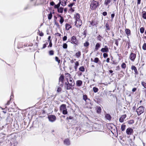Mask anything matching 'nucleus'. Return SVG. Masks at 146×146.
Returning <instances> with one entry per match:
<instances>
[{
    "instance_id": "26",
    "label": "nucleus",
    "mask_w": 146,
    "mask_h": 146,
    "mask_svg": "<svg viewBox=\"0 0 146 146\" xmlns=\"http://www.w3.org/2000/svg\"><path fill=\"white\" fill-rule=\"evenodd\" d=\"M101 108L100 107H97V110L96 111L97 113H100L101 112Z\"/></svg>"
},
{
    "instance_id": "62",
    "label": "nucleus",
    "mask_w": 146,
    "mask_h": 146,
    "mask_svg": "<svg viewBox=\"0 0 146 146\" xmlns=\"http://www.w3.org/2000/svg\"><path fill=\"white\" fill-rule=\"evenodd\" d=\"M141 0H137V4L138 5H139L141 3Z\"/></svg>"
},
{
    "instance_id": "22",
    "label": "nucleus",
    "mask_w": 146,
    "mask_h": 146,
    "mask_svg": "<svg viewBox=\"0 0 146 146\" xmlns=\"http://www.w3.org/2000/svg\"><path fill=\"white\" fill-rule=\"evenodd\" d=\"M79 63L78 61H76L75 62V66L74 67L76 71V70L77 69L78 66H79Z\"/></svg>"
},
{
    "instance_id": "42",
    "label": "nucleus",
    "mask_w": 146,
    "mask_h": 146,
    "mask_svg": "<svg viewBox=\"0 0 146 146\" xmlns=\"http://www.w3.org/2000/svg\"><path fill=\"white\" fill-rule=\"evenodd\" d=\"M143 49L145 50H146V43H144L142 46Z\"/></svg>"
},
{
    "instance_id": "36",
    "label": "nucleus",
    "mask_w": 146,
    "mask_h": 146,
    "mask_svg": "<svg viewBox=\"0 0 146 146\" xmlns=\"http://www.w3.org/2000/svg\"><path fill=\"white\" fill-rule=\"evenodd\" d=\"M49 55L50 56H52L54 55V52L52 50H50L49 51Z\"/></svg>"
},
{
    "instance_id": "58",
    "label": "nucleus",
    "mask_w": 146,
    "mask_h": 146,
    "mask_svg": "<svg viewBox=\"0 0 146 146\" xmlns=\"http://www.w3.org/2000/svg\"><path fill=\"white\" fill-rule=\"evenodd\" d=\"M115 16V14L114 13L112 14L111 15V17L112 19H113Z\"/></svg>"
},
{
    "instance_id": "2",
    "label": "nucleus",
    "mask_w": 146,
    "mask_h": 146,
    "mask_svg": "<svg viewBox=\"0 0 146 146\" xmlns=\"http://www.w3.org/2000/svg\"><path fill=\"white\" fill-rule=\"evenodd\" d=\"M136 111L138 115H140L144 112V108L143 106H140L136 110Z\"/></svg>"
},
{
    "instance_id": "5",
    "label": "nucleus",
    "mask_w": 146,
    "mask_h": 146,
    "mask_svg": "<svg viewBox=\"0 0 146 146\" xmlns=\"http://www.w3.org/2000/svg\"><path fill=\"white\" fill-rule=\"evenodd\" d=\"M48 118L50 121L53 122L56 119V117L55 115H50L48 116Z\"/></svg>"
},
{
    "instance_id": "17",
    "label": "nucleus",
    "mask_w": 146,
    "mask_h": 146,
    "mask_svg": "<svg viewBox=\"0 0 146 146\" xmlns=\"http://www.w3.org/2000/svg\"><path fill=\"white\" fill-rule=\"evenodd\" d=\"M125 32L127 36H129L131 35L130 30L129 29H126L125 30Z\"/></svg>"
},
{
    "instance_id": "3",
    "label": "nucleus",
    "mask_w": 146,
    "mask_h": 146,
    "mask_svg": "<svg viewBox=\"0 0 146 146\" xmlns=\"http://www.w3.org/2000/svg\"><path fill=\"white\" fill-rule=\"evenodd\" d=\"M75 83H65V88L67 90H69L72 88V86L75 85Z\"/></svg>"
},
{
    "instance_id": "6",
    "label": "nucleus",
    "mask_w": 146,
    "mask_h": 146,
    "mask_svg": "<svg viewBox=\"0 0 146 146\" xmlns=\"http://www.w3.org/2000/svg\"><path fill=\"white\" fill-rule=\"evenodd\" d=\"M136 57L135 54L131 52L129 56V58L133 62L134 61Z\"/></svg>"
},
{
    "instance_id": "60",
    "label": "nucleus",
    "mask_w": 146,
    "mask_h": 146,
    "mask_svg": "<svg viewBox=\"0 0 146 146\" xmlns=\"http://www.w3.org/2000/svg\"><path fill=\"white\" fill-rule=\"evenodd\" d=\"M50 5L52 6H53L54 5V3L53 1H52L50 2Z\"/></svg>"
},
{
    "instance_id": "10",
    "label": "nucleus",
    "mask_w": 146,
    "mask_h": 146,
    "mask_svg": "<svg viewBox=\"0 0 146 146\" xmlns=\"http://www.w3.org/2000/svg\"><path fill=\"white\" fill-rule=\"evenodd\" d=\"M64 144L67 146L69 145H70V140L68 139H65L64 141Z\"/></svg>"
},
{
    "instance_id": "64",
    "label": "nucleus",
    "mask_w": 146,
    "mask_h": 146,
    "mask_svg": "<svg viewBox=\"0 0 146 146\" xmlns=\"http://www.w3.org/2000/svg\"><path fill=\"white\" fill-rule=\"evenodd\" d=\"M39 35L40 36H43L44 35V33H41L39 34Z\"/></svg>"
},
{
    "instance_id": "8",
    "label": "nucleus",
    "mask_w": 146,
    "mask_h": 146,
    "mask_svg": "<svg viewBox=\"0 0 146 146\" xmlns=\"http://www.w3.org/2000/svg\"><path fill=\"white\" fill-rule=\"evenodd\" d=\"M133 132V129L130 127L128 128L126 130V133L128 135H131Z\"/></svg>"
},
{
    "instance_id": "13",
    "label": "nucleus",
    "mask_w": 146,
    "mask_h": 146,
    "mask_svg": "<svg viewBox=\"0 0 146 146\" xmlns=\"http://www.w3.org/2000/svg\"><path fill=\"white\" fill-rule=\"evenodd\" d=\"M131 69L132 70H134L135 72V74H138V72L137 70L136 67L134 66H132L131 67Z\"/></svg>"
},
{
    "instance_id": "27",
    "label": "nucleus",
    "mask_w": 146,
    "mask_h": 146,
    "mask_svg": "<svg viewBox=\"0 0 146 146\" xmlns=\"http://www.w3.org/2000/svg\"><path fill=\"white\" fill-rule=\"evenodd\" d=\"M120 40V39L119 38L118 39L115 40V44L117 46H118L119 41Z\"/></svg>"
},
{
    "instance_id": "33",
    "label": "nucleus",
    "mask_w": 146,
    "mask_h": 146,
    "mask_svg": "<svg viewBox=\"0 0 146 146\" xmlns=\"http://www.w3.org/2000/svg\"><path fill=\"white\" fill-rule=\"evenodd\" d=\"M125 125L123 124L121 126V130L123 131H124L125 130Z\"/></svg>"
},
{
    "instance_id": "53",
    "label": "nucleus",
    "mask_w": 146,
    "mask_h": 146,
    "mask_svg": "<svg viewBox=\"0 0 146 146\" xmlns=\"http://www.w3.org/2000/svg\"><path fill=\"white\" fill-rule=\"evenodd\" d=\"M67 39V37L66 36H64L63 38V41H65Z\"/></svg>"
},
{
    "instance_id": "39",
    "label": "nucleus",
    "mask_w": 146,
    "mask_h": 146,
    "mask_svg": "<svg viewBox=\"0 0 146 146\" xmlns=\"http://www.w3.org/2000/svg\"><path fill=\"white\" fill-rule=\"evenodd\" d=\"M126 65L124 63H123L121 65V67L122 68L125 69L126 68Z\"/></svg>"
},
{
    "instance_id": "19",
    "label": "nucleus",
    "mask_w": 146,
    "mask_h": 146,
    "mask_svg": "<svg viewBox=\"0 0 146 146\" xmlns=\"http://www.w3.org/2000/svg\"><path fill=\"white\" fill-rule=\"evenodd\" d=\"M105 117L108 120H110L111 118V116L109 114H106L105 115Z\"/></svg>"
},
{
    "instance_id": "34",
    "label": "nucleus",
    "mask_w": 146,
    "mask_h": 146,
    "mask_svg": "<svg viewBox=\"0 0 146 146\" xmlns=\"http://www.w3.org/2000/svg\"><path fill=\"white\" fill-rule=\"evenodd\" d=\"M52 13L50 12L48 15V19L49 20L51 19H52Z\"/></svg>"
},
{
    "instance_id": "37",
    "label": "nucleus",
    "mask_w": 146,
    "mask_h": 146,
    "mask_svg": "<svg viewBox=\"0 0 146 146\" xmlns=\"http://www.w3.org/2000/svg\"><path fill=\"white\" fill-rule=\"evenodd\" d=\"M99 61V58H98L96 57L95 58L94 62L95 63H98Z\"/></svg>"
},
{
    "instance_id": "12",
    "label": "nucleus",
    "mask_w": 146,
    "mask_h": 146,
    "mask_svg": "<svg viewBox=\"0 0 146 146\" xmlns=\"http://www.w3.org/2000/svg\"><path fill=\"white\" fill-rule=\"evenodd\" d=\"M126 117V115L124 114L121 116V117L119 119V121L120 122L122 123L123 122L124 120L125 119Z\"/></svg>"
},
{
    "instance_id": "25",
    "label": "nucleus",
    "mask_w": 146,
    "mask_h": 146,
    "mask_svg": "<svg viewBox=\"0 0 146 146\" xmlns=\"http://www.w3.org/2000/svg\"><path fill=\"white\" fill-rule=\"evenodd\" d=\"M142 17L144 19H146V12L143 11L142 13Z\"/></svg>"
},
{
    "instance_id": "30",
    "label": "nucleus",
    "mask_w": 146,
    "mask_h": 146,
    "mask_svg": "<svg viewBox=\"0 0 146 146\" xmlns=\"http://www.w3.org/2000/svg\"><path fill=\"white\" fill-rule=\"evenodd\" d=\"M79 70L80 71L83 72L85 71V68L83 66H82L79 68Z\"/></svg>"
},
{
    "instance_id": "49",
    "label": "nucleus",
    "mask_w": 146,
    "mask_h": 146,
    "mask_svg": "<svg viewBox=\"0 0 146 146\" xmlns=\"http://www.w3.org/2000/svg\"><path fill=\"white\" fill-rule=\"evenodd\" d=\"M60 7V6L59 5H55L54 6V7L56 9L57 8V9L59 8Z\"/></svg>"
},
{
    "instance_id": "35",
    "label": "nucleus",
    "mask_w": 146,
    "mask_h": 146,
    "mask_svg": "<svg viewBox=\"0 0 146 146\" xmlns=\"http://www.w3.org/2000/svg\"><path fill=\"white\" fill-rule=\"evenodd\" d=\"M144 28L143 27H141L140 29V32L142 34L144 33Z\"/></svg>"
},
{
    "instance_id": "1",
    "label": "nucleus",
    "mask_w": 146,
    "mask_h": 146,
    "mask_svg": "<svg viewBox=\"0 0 146 146\" xmlns=\"http://www.w3.org/2000/svg\"><path fill=\"white\" fill-rule=\"evenodd\" d=\"M90 4V8L93 10H96L99 6V2L95 0H91Z\"/></svg>"
},
{
    "instance_id": "15",
    "label": "nucleus",
    "mask_w": 146,
    "mask_h": 146,
    "mask_svg": "<svg viewBox=\"0 0 146 146\" xmlns=\"http://www.w3.org/2000/svg\"><path fill=\"white\" fill-rule=\"evenodd\" d=\"M65 77L66 79L67 82H69V79L70 77V75L69 73H66L65 74Z\"/></svg>"
},
{
    "instance_id": "28",
    "label": "nucleus",
    "mask_w": 146,
    "mask_h": 146,
    "mask_svg": "<svg viewBox=\"0 0 146 146\" xmlns=\"http://www.w3.org/2000/svg\"><path fill=\"white\" fill-rule=\"evenodd\" d=\"M59 16L60 17V20L59 22L61 24H62L64 21V19L63 18V17L60 15Z\"/></svg>"
},
{
    "instance_id": "24",
    "label": "nucleus",
    "mask_w": 146,
    "mask_h": 146,
    "mask_svg": "<svg viewBox=\"0 0 146 146\" xmlns=\"http://www.w3.org/2000/svg\"><path fill=\"white\" fill-rule=\"evenodd\" d=\"M100 44L99 43H97L96 45L95 49L96 50H97L100 47Z\"/></svg>"
},
{
    "instance_id": "61",
    "label": "nucleus",
    "mask_w": 146,
    "mask_h": 146,
    "mask_svg": "<svg viewBox=\"0 0 146 146\" xmlns=\"http://www.w3.org/2000/svg\"><path fill=\"white\" fill-rule=\"evenodd\" d=\"M13 97L14 96H13V94L12 93L11 94V96H10V100H11L12 98H13Z\"/></svg>"
},
{
    "instance_id": "46",
    "label": "nucleus",
    "mask_w": 146,
    "mask_h": 146,
    "mask_svg": "<svg viewBox=\"0 0 146 146\" xmlns=\"http://www.w3.org/2000/svg\"><path fill=\"white\" fill-rule=\"evenodd\" d=\"M134 122V121L133 120H131L128 122V123L129 124H132Z\"/></svg>"
},
{
    "instance_id": "40",
    "label": "nucleus",
    "mask_w": 146,
    "mask_h": 146,
    "mask_svg": "<svg viewBox=\"0 0 146 146\" xmlns=\"http://www.w3.org/2000/svg\"><path fill=\"white\" fill-rule=\"evenodd\" d=\"M55 60L58 62V64H59L60 62V60H59L58 57L56 56L55 57Z\"/></svg>"
},
{
    "instance_id": "52",
    "label": "nucleus",
    "mask_w": 146,
    "mask_h": 146,
    "mask_svg": "<svg viewBox=\"0 0 146 146\" xmlns=\"http://www.w3.org/2000/svg\"><path fill=\"white\" fill-rule=\"evenodd\" d=\"M52 43L51 40H50L49 44V46H48V47H49V46H50V47H51L52 46Z\"/></svg>"
},
{
    "instance_id": "43",
    "label": "nucleus",
    "mask_w": 146,
    "mask_h": 146,
    "mask_svg": "<svg viewBox=\"0 0 146 146\" xmlns=\"http://www.w3.org/2000/svg\"><path fill=\"white\" fill-rule=\"evenodd\" d=\"M93 90L94 92H96L98 91V89L97 88L94 87L93 88Z\"/></svg>"
},
{
    "instance_id": "44",
    "label": "nucleus",
    "mask_w": 146,
    "mask_h": 146,
    "mask_svg": "<svg viewBox=\"0 0 146 146\" xmlns=\"http://www.w3.org/2000/svg\"><path fill=\"white\" fill-rule=\"evenodd\" d=\"M62 111V113L63 114L65 115L67 114V109H66L65 110H64Z\"/></svg>"
},
{
    "instance_id": "45",
    "label": "nucleus",
    "mask_w": 146,
    "mask_h": 146,
    "mask_svg": "<svg viewBox=\"0 0 146 146\" xmlns=\"http://www.w3.org/2000/svg\"><path fill=\"white\" fill-rule=\"evenodd\" d=\"M47 44H48L47 43H46L44 44L43 45V47L41 48V49H43L45 48H46V45Z\"/></svg>"
},
{
    "instance_id": "18",
    "label": "nucleus",
    "mask_w": 146,
    "mask_h": 146,
    "mask_svg": "<svg viewBox=\"0 0 146 146\" xmlns=\"http://www.w3.org/2000/svg\"><path fill=\"white\" fill-rule=\"evenodd\" d=\"M80 15L78 13L76 14V15L74 16V18L76 21L80 20Z\"/></svg>"
},
{
    "instance_id": "50",
    "label": "nucleus",
    "mask_w": 146,
    "mask_h": 146,
    "mask_svg": "<svg viewBox=\"0 0 146 146\" xmlns=\"http://www.w3.org/2000/svg\"><path fill=\"white\" fill-rule=\"evenodd\" d=\"M103 55L104 58H106V57H108V54L107 53H104L103 54Z\"/></svg>"
},
{
    "instance_id": "47",
    "label": "nucleus",
    "mask_w": 146,
    "mask_h": 146,
    "mask_svg": "<svg viewBox=\"0 0 146 146\" xmlns=\"http://www.w3.org/2000/svg\"><path fill=\"white\" fill-rule=\"evenodd\" d=\"M101 38H102V37L100 35L97 36L98 39L100 41H101Z\"/></svg>"
},
{
    "instance_id": "11",
    "label": "nucleus",
    "mask_w": 146,
    "mask_h": 146,
    "mask_svg": "<svg viewBox=\"0 0 146 146\" xmlns=\"http://www.w3.org/2000/svg\"><path fill=\"white\" fill-rule=\"evenodd\" d=\"M102 52H108L109 51V49L107 46H105L104 48H102L101 50Z\"/></svg>"
},
{
    "instance_id": "29",
    "label": "nucleus",
    "mask_w": 146,
    "mask_h": 146,
    "mask_svg": "<svg viewBox=\"0 0 146 146\" xmlns=\"http://www.w3.org/2000/svg\"><path fill=\"white\" fill-rule=\"evenodd\" d=\"M81 55V52L80 51H78V52H77L76 54L75 55L77 57V58H78Z\"/></svg>"
},
{
    "instance_id": "16",
    "label": "nucleus",
    "mask_w": 146,
    "mask_h": 146,
    "mask_svg": "<svg viewBox=\"0 0 146 146\" xmlns=\"http://www.w3.org/2000/svg\"><path fill=\"white\" fill-rule=\"evenodd\" d=\"M59 1L61 2V5L62 6H64L66 5L67 0H61Z\"/></svg>"
},
{
    "instance_id": "57",
    "label": "nucleus",
    "mask_w": 146,
    "mask_h": 146,
    "mask_svg": "<svg viewBox=\"0 0 146 146\" xmlns=\"http://www.w3.org/2000/svg\"><path fill=\"white\" fill-rule=\"evenodd\" d=\"M72 118H73V117L71 116H69L68 117H67V119H71Z\"/></svg>"
},
{
    "instance_id": "9",
    "label": "nucleus",
    "mask_w": 146,
    "mask_h": 146,
    "mask_svg": "<svg viewBox=\"0 0 146 146\" xmlns=\"http://www.w3.org/2000/svg\"><path fill=\"white\" fill-rule=\"evenodd\" d=\"M83 99L87 103H90V100L88 98L86 95H85L83 96Z\"/></svg>"
},
{
    "instance_id": "48",
    "label": "nucleus",
    "mask_w": 146,
    "mask_h": 146,
    "mask_svg": "<svg viewBox=\"0 0 146 146\" xmlns=\"http://www.w3.org/2000/svg\"><path fill=\"white\" fill-rule=\"evenodd\" d=\"M61 88L60 87H58L57 88V92L58 93H59L61 92Z\"/></svg>"
},
{
    "instance_id": "56",
    "label": "nucleus",
    "mask_w": 146,
    "mask_h": 146,
    "mask_svg": "<svg viewBox=\"0 0 146 146\" xmlns=\"http://www.w3.org/2000/svg\"><path fill=\"white\" fill-rule=\"evenodd\" d=\"M102 14L104 16H106L107 15V13L105 11Z\"/></svg>"
},
{
    "instance_id": "21",
    "label": "nucleus",
    "mask_w": 146,
    "mask_h": 146,
    "mask_svg": "<svg viewBox=\"0 0 146 146\" xmlns=\"http://www.w3.org/2000/svg\"><path fill=\"white\" fill-rule=\"evenodd\" d=\"M111 0H105L104 4L105 5L107 6L111 3Z\"/></svg>"
},
{
    "instance_id": "41",
    "label": "nucleus",
    "mask_w": 146,
    "mask_h": 146,
    "mask_svg": "<svg viewBox=\"0 0 146 146\" xmlns=\"http://www.w3.org/2000/svg\"><path fill=\"white\" fill-rule=\"evenodd\" d=\"M67 47V44L66 43H64L63 45V48L64 49H66Z\"/></svg>"
},
{
    "instance_id": "31",
    "label": "nucleus",
    "mask_w": 146,
    "mask_h": 146,
    "mask_svg": "<svg viewBox=\"0 0 146 146\" xmlns=\"http://www.w3.org/2000/svg\"><path fill=\"white\" fill-rule=\"evenodd\" d=\"M105 27L106 28V31H109L110 30V28L109 27V25L108 23H106V24L105 25Z\"/></svg>"
},
{
    "instance_id": "54",
    "label": "nucleus",
    "mask_w": 146,
    "mask_h": 146,
    "mask_svg": "<svg viewBox=\"0 0 146 146\" xmlns=\"http://www.w3.org/2000/svg\"><path fill=\"white\" fill-rule=\"evenodd\" d=\"M76 85L78 86H80L82 85V83H76Z\"/></svg>"
},
{
    "instance_id": "14",
    "label": "nucleus",
    "mask_w": 146,
    "mask_h": 146,
    "mask_svg": "<svg viewBox=\"0 0 146 146\" xmlns=\"http://www.w3.org/2000/svg\"><path fill=\"white\" fill-rule=\"evenodd\" d=\"M66 109V105L65 104H62L60 107V110L61 111H62L64 110H65Z\"/></svg>"
},
{
    "instance_id": "7",
    "label": "nucleus",
    "mask_w": 146,
    "mask_h": 146,
    "mask_svg": "<svg viewBox=\"0 0 146 146\" xmlns=\"http://www.w3.org/2000/svg\"><path fill=\"white\" fill-rule=\"evenodd\" d=\"M75 23V25L78 27H80L82 24V21L80 19L76 21Z\"/></svg>"
},
{
    "instance_id": "63",
    "label": "nucleus",
    "mask_w": 146,
    "mask_h": 146,
    "mask_svg": "<svg viewBox=\"0 0 146 146\" xmlns=\"http://www.w3.org/2000/svg\"><path fill=\"white\" fill-rule=\"evenodd\" d=\"M73 80V79L72 78H71V77L69 79V82H72V80Z\"/></svg>"
},
{
    "instance_id": "59",
    "label": "nucleus",
    "mask_w": 146,
    "mask_h": 146,
    "mask_svg": "<svg viewBox=\"0 0 146 146\" xmlns=\"http://www.w3.org/2000/svg\"><path fill=\"white\" fill-rule=\"evenodd\" d=\"M86 31L85 30L83 33V35L84 36V37H85L86 36Z\"/></svg>"
},
{
    "instance_id": "20",
    "label": "nucleus",
    "mask_w": 146,
    "mask_h": 146,
    "mask_svg": "<svg viewBox=\"0 0 146 146\" xmlns=\"http://www.w3.org/2000/svg\"><path fill=\"white\" fill-rule=\"evenodd\" d=\"M65 27L66 30H68L70 28H71V26L68 23H66V24Z\"/></svg>"
},
{
    "instance_id": "23",
    "label": "nucleus",
    "mask_w": 146,
    "mask_h": 146,
    "mask_svg": "<svg viewBox=\"0 0 146 146\" xmlns=\"http://www.w3.org/2000/svg\"><path fill=\"white\" fill-rule=\"evenodd\" d=\"M63 8L61 7L58 9V11L59 13H62L63 12Z\"/></svg>"
},
{
    "instance_id": "38",
    "label": "nucleus",
    "mask_w": 146,
    "mask_h": 146,
    "mask_svg": "<svg viewBox=\"0 0 146 146\" xmlns=\"http://www.w3.org/2000/svg\"><path fill=\"white\" fill-rule=\"evenodd\" d=\"M89 45V43L88 41H86L84 43V46L85 47H87Z\"/></svg>"
},
{
    "instance_id": "51",
    "label": "nucleus",
    "mask_w": 146,
    "mask_h": 146,
    "mask_svg": "<svg viewBox=\"0 0 146 146\" xmlns=\"http://www.w3.org/2000/svg\"><path fill=\"white\" fill-rule=\"evenodd\" d=\"M142 85L143 86V87L146 88V83H141Z\"/></svg>"
},
{
    "instance_id": "4",
    "label": "nucleus",
    "mask_w": 146,
    "mask_h": 146,
    "mask_svg": "<svg viewBox=\"0 0 146 146\" xmlns=\"http://www.w3.org/2000/svg\"><path fill=\"white\" fill-rule=\"evenodd\" d=\"M71 40L72 41L71 43L75 44L77 45L79 44L76 38V36H73L71 38Z\"/></svg>"
},
{
    "instance_id": "55",
    "label": "nucleus",
    "mask_w": 146,
    "mask_h": 146,
    "mask_svg": "<svg viewBox=\"0 0 146 146\" xmlns=\"http://www.w3.org/2000/svg\"><path fill=\"white\" fill-rule=\"evenodd\" d=\"M73 5H74V3H71L69 4L68 5V6L70 7H71Z\"/></svg>"
},
{
    "instance_id": "32",
    "label": "nucleus",
    "mask_w": 146,
    "mask_h": 146,
    "mask_svg": "<svg viewBox=\"0 0 146 146\" xmlns=\"http://www.w3.org/2000/svg\"><path fill=\"white\" fill-rule=\"evenodd\" d=\"M64 79V76L63 75H61L60 77L59 80L60 81H61L62 82L63 81Z\"/></svg>"
}]
</instances>
